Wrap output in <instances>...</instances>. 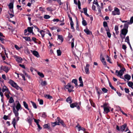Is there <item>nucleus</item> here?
<instances>
[{
  "label": "nucleus",
  "mask_w": 133,
  "mask_h": 133,
  "mask_svg": "<svg viewBox=\"0 0 133 133\" xmlns=\"http://www.w3.org/2000/svg\"><path fill=\"white\" fill-rule=\"evenodd\" d=\"M125 70V69L124 68H123L122 69L120 70L119 71L118 70H116V71L115 74L116 76L124 79L125 80L124 78L122 77V75L124 72V71Z\"/></svg>",
  "instance_id": "f257e3e1"
},
{
  "label": "nucleus",
  "mask_w": 133,
  "mask_h": 133,
  "mask_svg": "<svg viewBox=\"0 0 133 133\" xmlns=\"http://www.w3.org/2000/svg\"><path fill=\"white\" fill-rule=\"evenodd\" d=\"M21 105L19 102H18L15 107V105H14V106L12 107V110L14 113H15V112L18 113V112L19 110H21Z\"/></svg>",
  "instance_id": "f03ea898"
},
{
  "label": "nucleus",
  "mask_w": 133,
  "mask_h": 133,
  "mask_svg": "<svg viewBox=\"0 0 133 133\" xmlns=\"http://www.w3.org/2000/svg\"><path fill=\"white\" fill-rule=\"evenodd\" d=\"M9 83L13 87L17 90H18L19 87L17 85V83L11 79H10L9 81Z\"/></svg>",
  "instance_id": "7ed1b4c3"
},
{
  "label": "nucleus",
  "mask_w": 133,
  "mask_h": 133,
  "mask_svg": "<svg viewBox=\"0 0 133 133\" xmlns=\"http://www.w3.org/2000/svg\"><path fill=\"white\" fill-rule=\"evenodd\" d=\"M112 14L113 15H119L120 14L119 10L116 7H115L114 11L112 12Z\"/></svg>",
  "instance_id": "20e7f679"
},
{
  "label": "nucleus",
  "mask_w": 133,
  "mask_h": 133,
  "mask_svg": "<svg viewBox=\"0 0 133 133\" xmlns=\"http://www.w3.org/2000/svg\"><path fill=\"white\" fill-rule=\"evenodd\" d=\"M2 91L3 92H5V93L10 94L8 88L5 85H3L2 87Z\"/></svg>",
  "instance_id": "39448f33"
},
{
  "label": "nucleus",
  "mask_w": 133,
  "mask_h": 133,
  "mask_svg": "<svg viewBox=\"0 0 133 133\" xmlns=\"http://www.w3.org/2000/svg\"><path fill=\"white\" fill-rule=\"evenodd\" d=\"M0 68L1 70H3L6 73L8 72L10 69L9 68L6 66H2Z\"/></svg>",
  "instance_id": "423d86ee"
},
{
  "label": "nucleus",
  "mask_w": 133,
  "mask_h": 133,
  "mask_svg": "<svg viewBox=\"0 0 133 133\" xmlns=\"http://www.w3.org/2000/svg\"><path fill=\"white\" fill-rule=\"evenodd\" d=\"M90 65L88 64H87L84 67V70L85 73L87 74H89L90 73L89 68Z\"/></svg>",
  "instance_id": "0eeeda50"
},
{
  "label": "nucleus",
  "mask_w": 133,
  "mask_h": 133,
  "mask_svg": "<svg viewBox=\"0 0 133 133\" xmlns=\"http://www.w3.org/2000/svg\"><path fill=\"white\" fill-rule=\"evenodd\" d=\"M61 120L59 117H57L56 119V121L53 123L52 124L53 126H54L56 125H59V122Z\"/></svg>",
  "instance_id": "6e6552de"
},
{
  "label": "nucleus",
  "mask_w": 133,
  "mask_h": 133,
  "mask_svg": "<svg viewBox=\"0 0 133 133\" xmlns=\"http://www.w3.org/2000/svg\"><path fill=\"white\" fill-rule=\"evenodd\" d=\"M31 51L33 54L36 57L38 58L39 57V55L37 51L35 50H31Z\"/></svg>",
  "instance_id": "1a4fd4ad"
},
{
  "label": "nucleus",
  "mask_w": 133,
  "mask_h": 133,
  "mask_svg": "<svg viewBox=\"0 0 133 133\" xmlns=\"http://www.w3.org/2000/svg\"><path fill=\"white\" fill-rule=\"evenodd\" d=\"M14 58L16 59V61L19 63H21L22 61V58L19 56H15Z\"/></svg>",
  "instance_id": "9d476101"
},
{
  "label": "nucleus",
  "mask_w": 133,
  "mask_h": 133,
  "mask_svg": "<svg viewBox=\"0 0 133 133\" xmlns=\"http://www.w3.org/2000/svg\"><path fill=\"white\" fill-rule=\"evenodd\" d=\"M65 88L66 89H69V88L73 89L74 88V87L71 85V83H68L65 86Z\"/></svg>",
  "instance_id": "9b49d317"
},
{
  "label": "nucleus",
  "mask_w": 133,
  "mask_h": 133,
  "mask_svg": "<svg viewBox=\"0 0 133 133\" xmlns=\"http://www.w3.org/2000/svg\"><path fill=\"white\" fill-rule=\"evenodd\" d=\"M128 32V30L123 29L121 30V34L123 35L124 36H125L127 34Z\"/></svg>",
  "instance_id": "f8f14e48"
},
{
  "label": "nucleus",
  "mask_w": 133,
  "mask_h": 133,
  "mask_svg": "<svg viewBox=\"0 0 133 133\" xmlns=\"http://www.w3.org/2000/svg\"><path fill=\"white\" fill-rule=\"evenodd\" d=\"M105 30L107 31V34L108 37L110 38L111 37V34L110 33V30L109 29V28L107 27L106 28Z\"/></svg>",
  "instance_id": "ddd939ff"
},
{
  "label": "nucleus",
  "mask_w": 133,
  "mask_h": 133,
  "mask_svg": "<svg viewBox=\"0 0 133 133\" xmlns=\"http://www.w3.org/2000/svg\"><path fill=\"white\" fill-rule=\"evenodd\" d=\"M79 83H80V84L79 85V86L80 87H83V82L81 76H80L79 77Z\"/></svg>",
  "instance_id": "4468645a"
},
{
  "label": "nucleus",
  "mask_w": 133,
  "mask_h": 133,
  "mask_svg": "<svg viewBox=\"0 0 133 133\" xmlns=\"http://www.w3.org/2000/svg\"><path fill=\"white\" fill-rule=\"evenodd\" d=\"M76 127L78 129V130L79 131L80 130H82L84 131H85L86 130V129L83 128L82 127L80 126H79L78 124Z\"/></svg>",
  "instance_id": "2eb2a0df"
},
{
  "label": "nucleus",
  "mask_w": 133,
  "mask_h": 133,
  "mask_svg": "<svg viewBox=\"0 0 133 133\" xmlns=\"http://www.w3.org/2000/svg\"><path fill=\"white\" fill-rule=\"evenodd\" d=\"M27 119V121L29 123L30 125H31L32 124V121L33 119V118L30 117V116H28Z\"/></svg>",
  "instance_id": "dca6fc26"
},
{
  "label": "nucleus",
  "mask_w": 133,
  "mask_h": 133,
  "mask_svg": "<svg viewBox=\"0 0 133 133\" xmlns=\"http://www.w3.org/2000/svg\"><path fill=\"white\" fill-rule=\"evenodd\" d=\"M127 126V125L126 124H124V125L121 126L120 128V130L122 132H123Z\"/></svg>",
  "instance_id": "f3484780"
},
{
  "label": "nucleus",
  "mask_w": 133,
  "mask_h": 133,
  "mask_svg": "<svg viewBox=\"0 0 133 133\" xmlns=\"http://www.w3.org/2000/svg\"><path fill=\"white\" fill-rule=\"evenodd\" d=\"M124 78L125 81V79H127L128 81H129L131 77L129 75L127 74L124 76Z\"/></svg>",
  "instance_id": "a211bd4d"
},
{
  "label": "nucleus",
  "mask_w": 133,
  "mask_h": 133,
  "mask_svg": "<svg viewBox=\"0 0 133 133\" xmlns=\"http://www.w3.org/2000/svg\"><path fill=\"white\" fill-rule=\"evenodd\" d=\"M66 101L67 102L70 104H71L72 102V100L71 99V98L70 96H69L66 99Z\"/></svg>",
  "instance_id": "6ab92c4d"
},
{
  "label": "nucleus",
  "mask_w": 133,
  "mask_h": 133,
  "mask_svg": "<svg viewBox=\"0 0 133 133\" xmlns=\"http://www.w3.org/2000/svg\"><path fill=\"white\" fill-rule=\"evenodd\" d=\"M33 28H34L33 26L28 27L27 28V30L28 32L30 33H32L33 34Z\"/></svg>",
  "instance_id": "aec40b11"
},
{
  "label": "nucleus",
  "mask_w": 133,
  "mask_h": 133,
  "mask_svg": "<svg viewBox=\"0 0 133 133\" xmlns=\"http://www.w3.org/2000/svg\"><path fill=\"white\" fill-rule=\"evenodd\" d=\"M96 89L97 90V92L98 95V96L99 97L101 94H102V92L100 89L96 88Z\"/></svg>",
  "instance_id": "412c9836"
},
{
  "label": "nucleus",
  "mask_w": 133,
  "mask_h": 133,
  "mask_svg": "<svg viewBox=\"0 0 133 133\" xmlns=\"http://www.w3.org/2000/svg\"><path fill=\"white\" fill-rule=\"evenodd\" d=\"M84 31L88 35L92 34L91 32L88 29H84Z\"/></svg>",
  "instance_id": "4be33fe9"
},
{
  "label": "nucleus",
  "mask_w": 133,
  "mask_h": 133,
  "mask_svg": "<svg viewBox=\"0 0 133 133\" xmlns=\"http://www.w3.org/2000/svg\"><path fill=\"white\" fill-rule=\"evenodd\" d=\"M16 124V119L15 118H13V121L12 122V124L14 128L15 129V125Z\"/></svg>",
  "instance_id": "5701e85b"
},
{
  "label": "nucleus",
  "mask_w": 133,
  "mask_h": 133,
  "mask_svg": "<svg viewBox=\"0 0 133 133\" xmlns=\"http://www.w3.org/2000/svg\"><path fill=\"white\" fill-rule=\"evenodd\" d=\"M128 85L132 89H133V83L131 81H129L128 83Z\"/></svg>",
  "instance_id": "b1692460"
},
{
  "label": "nucleus",
  "mask_w": 133,
  "mask_h": 133,
  "mask_svg": "<svg viewBox=\"0 0 133 133\" xmlns=\"http://www.w3.org/2000/svg\"><path fill=\"white\" fill-rule=\"evenodd\" d=\"M23 104L25 108L28 110H29V109L28 108V105L26 102L25 101L23 102Z\"/></svg>",
  "instance_id": "393cba45"
},
{
  "label": "nucleus",
  "mask_w": 133,
  "mask_h": 133,
  "mask_svg": "<svg viewBox=\"0 0 133 133\" xmlns=\"http://www.w3.org/2000/svg\"><path fill=\"white\" fill-rule=\"evenodd\" d=\"M14 113L16 118V121L17 122L19 120V117H18L19 113L15 112V113Z\"/></svg>",
  "instance_id": "a878e982"
},
{
  "label": "nucleus",
  "mask_w": 133,
  "mask_h": 133,
  "mask_svg": "<svg viewBox=\"0 0 133 133\" xmlns=\"http://www.w3.org/2000/svg\"><path fill=\"white\" fill-rule=\"evenodd\" d=\"M39 32H40V34H41L42 37V38H43V37L44 36L45 31L44 30H41L40 31H39Z\"/></svg>",
  "instance_id": "bb28decb"
},
{
  "label": "nucleus",
  "mask_w": 133,
  "mask_h": 133,
  "mask_svg": "<svg viewBox=\"0 0 133 133\" xmlns=\"http://www.w3.org/2000/svg\"><path fill=\"white\" fill-rule=\"evenodd\" d=\"M58 39H59V40L61 41V42H62L63 41V38L62 36L61 35H58Z\"/></svg>",
  "instance_id": "cd10ccee"
},
{
  "label": "nucleus",
  "mask_w": 133,
  "mask_h": 133,
  "mask_svg": "<svg viewBox=\"0 0 133 133\" xmlns=\"http://www.w3.org/2000/svg\"><path fill=\"white\" fill-rule=\"evenodd\" d=\"M104 110L105 114H107L110 111L109 109L107 107L104 108Z\"/></svg>",
  "instance_id": "c85d7f7f"
},
{
  "label": "nucleus",
  "mask_w": 133,
  "mask_h": 133,
  "mask_svg": "<svg viewBox=\"0 0 133 133\" xmlns=\"http://www.w3.org/2000/svg\"><path fill=\"white\" fill-rule=\"evenodd\" d=\"M70 107L71 108H73L74 107H76L77 105V103H74L72 104H70Z\"/></svg>",
  "instance_id": "c756f323"
},
{
  "label": "nucleus",
  "mask_w": 133,
  "mask_h": 133,
  "mask_svg": "<svg viewBox=\"0 0 133 133\" xmlns=\"http://www.w3.org/2000/svg\"><path fill=\"white\" fill-rule=\"evenodd\" d=\"M70 24L71 26V28L72 29V31L74 32L75 30L74 26V24L73 22H70Z\"/></svg>",
  "instance_id": "7c9ffc66"
},
{
  "label": "nucleus",
  "mask_w": 133,
  "mask_h": 133,
  "mask_svg": "<svg viewBox=\"0 0 133 133\" xmlns=\"http://www.w3.org/2000/svg\"><path fill=\"white\" fill-rule=\"evenodd\" d=\"M71 82L72 83H74L75 84L76 86L77 85V80L76 79H73L72 81Z\"/></svg>",
  "instance_id": "2f4dec72"
},
{
  "label": "nucleus",
  "mask_w": 133,
  "mask_h": 133,
  "mask_svg": "<svg viewBox=\"0 0 133 133\" xmlns=\"http://www.w3.org/2000/svg\"><path fill=\"white\" fill-rule=\"evenodd\" d=\"M23 38H24L25 41L29 42H31V40L30 37H23Z\"/></svg>",
  "instance_id": "473e14b6"
},
{
  "label": "nucleus",
  "mask_w": 133,
  "mask_h": 133,
  "mask_svg": "<svg viewBox=\"0 0 133 133\" xmlns=\"http://www.w3.org/2000/svg\"><path fill=\"white\" fill-rule=\"evenodd\" d=\"M38 75L41 78H43L44 77V75L43 73L39 71L37 72Z\"/></svg>",
  "instance_id": "72a5a7b5"
},
{
  "label": "nucleus",
  "mask_w": 133,
  "mask_h": 133,
  "mask_svg": "<svg viewBox=\"0 0 133 133\" xmlns=\"http://www.w3.org/2000/svg\"><path fill=\"white\" fill-rule=\"evenodd\" d=\"M133 23V16L131 17L130 18V21H128V24H131Z\"/></svg>",
  "instance_id": "f704fd0d"
},
{
  "label": "nucleus",
  "mask_w": 133,
  "mask_h": 133,
  "mask_svg": "<svg viewBox=\"0 0 133 133\" xmlns=\"http://www.w3.org/2000/svg\"><path fill=\"white\" fill-rule=\"evenodd\" d=\"M103 26L105 28V30H106V28L107 27L109 28L108 26L107 23L105 21H104L103 22Z\"/></svg>",
  "instance_id": "c9c22d12"
},
{
  "label": "nucleus",
  "mask_w": 133,
  "mask_h": 133,
  "mask_svg": "<svg viewBox=\"0 0 133 133\" xmlns=\"http://www.w3.org/2000/svg\"><path fill=\"white\" fill-rule=\"evenodd\" d=\"M82 24L84 26H85L87 24L86 21L83 18L82 19Z\"/></svg>",
  "instance_id": "e433bc0d"
},
{
  "label": "nucleus",
  "mask_w": 133,
  "mask_h": 133,
  "mask_svg": "<svg viewBox=\"0 0 133 133\" xmlns=\"http://www.w3.org/2000/svg\"><path fill=\"white\" fill-rule=\"evenodd\" d=\"M128 23H126L124 24V28L123 29H125L126 30H128Z\"/></svg>",
  "instance_id": "4c0bfd02"
},
{
  "label": "nucleus",
  "mask_w": 133,
  "mask_h": 133,
  "mask_svg": "<svg viewBox=\"0 0 133 133\" xmlns=\"http://www.w3.org/2000/svg\"><path fill=\"white\" fill-rule=\"evenodd\" d=\"M14 101V100L12 97H10L9 99V102L10 103H13Z\"/></svg>",
  "instance_id": "58836bf2"
},
{
  "label": "nucleus",
  "mask_w": 133,
  "mask_h": 133,
  "mask_svg": "<svg viewBox=\"0 0 133 133\" xmlns=\"http://www.w3.org/2000/svg\"><path fill=\"white\" fill-rule=\"evenodd\" d=\"M74 38H73L72 40L71 43V47L72 48H73L74 47Z\"/></svg>",
  "instance_id": "ea45409f"
},
{
  "label": "nucleus",
  "mask_w": 133,
  "mask_h": 133,
  "mask_svg": "<svg viewBox=\"0 0 133 133\" xmlns=\"http://www.w3.org/2000/svg\"><path fill=\"white\" fill-rule=\"evenodd\" d=\"M125 42H127V43L128 44L130 43L129 42V36H127L125 39Z\"/></svg>",
  "instance_id": "a19ab883"
},
{
  "label": "nucleus",
  "mask_w": 133,
  "mask_h": 133,
  "mask_svg": "<svg viewBox=\"0 0 133 133\" xmlns=\"http://www.w3.org/2000/svg\"><path fill=\"white\" fill-rule=\"evenodd\" d=\"M31 102L32 103L33 107L35 109H36L37 107L36 103L32 101H31Z\"/></svg>",
  "instance_id": "79ce46f5"
},
{
  "label": "nucleus",
  "mask_w": 133,
  "mask_h": 133,
  "mask_svg": "<svg viewBox=\"0 0 133 133\" xmlns=\"http://www.w3.org/2000/svg\"><path fill=\"white\" fill-rule=\"evenodd\" d=\"M45 97L46 98L48 99H51L52 98V97L49 95H46L45 96Z\"/></svg>",
  "instance_id": "37998d69"
},
{
  "label": "nucleus",
  "mask_w": 133,
  "mask_h": 133,
  "mask_svg": "<svg viewBox=\"0 0 133 133\" xmlns=\"http://www.w3.org/2000/svg\"><path fill=\"white\" fill-rule=\"evenodd\" d=\"M8 6L9 8L10 9H13V3H10L8 5Z\"/></svg>",
  "instance_id": "c03bdc74"
},
{
  "label": "nucleus",
  "mask_w": 133,
  "mask_h": 133,
  "mask_svg": "<svg viewBox=\"0 0 133 133\" xmlns=\"http://www.w3.org/2000/svg\"><path fill=\"white\" fill-rule=\"evenodd\" d=\"M43 127L44 128H47L48 129H49L50 128V126L48 124L44 125Z\"/></svg>",
  "instance_id": "a18cd8bd"
},
{
  "label": "nucleus",
  "mask_w": 133,
  "mask_h": 133,
  "mask_svg": "<svg viewBox=\"0 0 133 133\" xmlns=\"http://www.w3.org/2000/svg\"><path fill=\"white\" fill-rule=\"evenodd\" d=\"M41 84L42 85L44 86L46 85L47 83L45 81H42L41 82Z\"/></svg>",
  "instance_id": "49530a36"
},
{
  "label": "nucleus",
  "mask_w": 133,
  "mask_h": 133,
  "mask_svg": "<svg viewBox=\"0 0 133 133\" xmlns=\"http://www.w3.org/2000/svg\"><path fill=\"white\" fill-rule=\"evenodd\" d=\"M109 86L111 87V89H112V90H114L115 91H116V89L115 88L111 85V83L110 82L109 83Z\"/></svg>",
  "instance_id": "de8ad7c7"
},
{
  "label": "nucleus",
  "mask_w": 133,
  "mask_h": 133,
  "mask_svg": "<svg viewBox=\"0 0 133 133\" xmlns=\"http://www.w3.org/2000/svg\"><path fill=\"white\" fill-rule=\"evenodd\" d=\"M46 9L47 10L51 12L53 11V10L51 7H48L46 8Z\"/></svg>",
  "instance_id": "09e8293b"
},
{
  "label": "nucleus",
  "mask_w": 133,
  "mask_h": 133,
  "mask_svg": "<svg viewBox=\"0 0 133 133\" xmlns=\"http://www.w3.org/2000/svg\"><path fill=\"white\" fill-rule=\"evenodd\" d=\"M57 55L59 56L61 55V51L59 50H58L57 51Z\"/></svg>",
  "instance_id": "8fccbe9b"
},
{
  "label": "nucleus",
  "mask_w": 133,
  "mask_h": 133,
  "mask_svg": "<svg viewBox=\"0 0 133 133\" xmlns=\"http://www.w3.org/2000/svg\"><path fill=\"white\" fill-rule=\"evenodd\" d=\"M44 17L46 19H48L50 18V16L48 15H45L44 16Z\"/></svg>",
  "instance_id": "3c124183"
},
{
  "label": "nucleus",
  "mask_w": 133,
  "mask_h": 133,
  "mask_svg": "<svg viewBox=\"0 0 133 133\" xmlns=\"http://www.w3.org/2000/svg\"><path fill=\"white\" fill-rule=\"evenodd\" d=\"M102 91H103L104 93H106L107 92V91H108V90L107 89L104 88H102Z\"/></svg>",
  "instance_id": "603ef678"
},
{
  "label": "nucleus",
  "mask_w": 133,
  "mask_h": 133,
  "mask_svg": "<svg viewBox=\"0 0 133 133\" xmlns=\"http://www.w3.org/2000/svg\"><path fill=\"white\" fill-rule=\"evenodd\" d=\"M20 75L22 77V78H23L24 81H25L26 79H25V77L24 75L22 74H20Z\"/></svg>",
  "instance_id": "864d4df0"
},
{
  "label": "nucleus",
  "mask_w": 133,
  "mask_h": 133,
  "mask_svg": "<svg viewBox=\"0 0 133 133\" xmlns=\"http://www.w3.org/2000/svg\"><path fill=\"white\" fill-rule=\"evenodd\" d=\"M5 40V39H4L3 38L0 37V41H1V42L3 43H4V41Z\"/></svg>",
  "instance_id": "5fc2aeb1"
},
{
  "label": "nucleus",
  "mask_w": 133,
  "mask_h": 133,
  "mask_svg": "<svg viewBox=\"0 0 133 133\" xmlns=\"http://www.w3.org/2000/svg\"><path fill=\"white\" fill-rule=\"evenodd\" d=\"M33 119L34 120V122L36 123L37 125L38 124H39L38 122L40 121L39 120H36L34 118H33Z\"/></svg>",
  "instance_id": "6e6d98bb"
},
{
  "label": "nucleus",
  "mask_w": 133,
  "mask_h": 133,
  "mask_svg": "<svg viewBox=\"0 0 133 133\" xmlns=\"http://www.w3.org/2000/svg\"><path fill=\"white\" fill-rule=\"evenodd\" d=\"M10 94L5 93L4 95H5V96H6L7 98H9L10 97V96L9 95Z\"/></svg>",
  "instance_id": "4d7b16f0"
},
{
  "label": "nucleus",
  "mask_w": 133,
  "mask_h": 133,
  "mask_svg": "<svg viewBox=\"0 0 133 133\" xmlns=\"http://www.w3.org/2000/svg\"><path fill=\"white\" fill-rule=\"evenodd\" d=\"M127 46L125 45H122V48L124 50H125L127 49Z\"/></svg>",
  "instance_id": "13d9d810"
},
{
  "label": "nucleus",
  "mask_w": 133,
  "mask_h": 133,
  "mask_svg": "<svg viewBox=\"0 0 133 133\" xmlns=\"http://www.w3.org/2000/svg\"><path fill=\"white\" fill-rule=\"evenodd\" d=\"M59 123H60L63 127H64L65 126V124L64 123L63 121L61 120V121H60Z\"/></svg>",
  "instance_id": "bf43d9fd"
},
{
  "label": "nucleus",
  "mask_w": 133,
  "mask_h": 133,
  "mask_svg": "<svg viewBox=\"0 0 133 133\" xmlns=\"http://www.w3.org/2000/svg\"><path fill=\"white\" fill-rule=\"evenodd\" d=\"M28 31V30L26 29H25L24 30V35H27L29 34V33H27V32Z\"/></svg>",
  "instance_id": "052dcab7"
},
{
  "label": "nucleus",
  "mask_w": 133,
  "mask_h": 133,
  "mask_svg": "<svg viewBox=\"0 0 133 133\" xmlns=\"http://www.w3.org/2000/svg\"><path fill=\"white\" fill-rule=\"evenodd\" d=\"M76 29L78 31H79V25H78V23L77 22V23H76Z\"/></svg>",
  "instance_id": "680f3d73"
},
{
  "label": "nucleus",
  "mask_w": 133,
  "mask_h": 133,
  "mask_svg": "<svg viewBox=\"0 0 133 133\" xmlns=\"http://www.w3.org/2000/svg\"><path fill=\"white\" fill-rule=\"evenodd\" d=\"M107 60L108 62H109L110 63H111V62L110 61V59L109 56L107 55Z\"/></svg>",
  "instance_id": "e2e57ef3"
},
{
  "label": "nucleus",
  "mask_w": 133,
  "mask_h": 133,
  "mask_svg": "<svg viewBox=\"0 0 133 133\" xmlns=\"http://www.w3.org/2000/svg\"><path fill=\"white\" fill-rule=\"evenodd\" d=\"M124 90L125 92L127 93H128L129 92V89L128 88H125Z\"/></svg>",
  "instance_id": "0e129e2a"
},
{
  "label": "nucleus",
  "mask_w": 133,
  "mask_h": 133,
  "mask_svg": "<svg viewBox=\"0 0 133 133\" xmlns=\"http://www.w3.org/2000/svg\"><path fill=\"white\" fill-rule=\"evenodd\" d=\"M39 104L41 105H42L43 104V100L41 99L39 100Z\"/></svg>",
  "instance_id": "69168bd1"
},
{
  "label": "nucleus",
  "mask_w": 133,
  "mask_h": 133,
  "mask_svg": "<svg viewBox=\"0 0 133 133\" xmlns=\"http://www.w3.org/2000/svg\"><path fill=\"white\" fill-rule=\"evenodd\" d=\"M52 21L54 22H58L59 21V19L58 18H56V19L54 18Z\"/></svg>",
  "instance_id": "338daca9"
},
{
  "label": "nucleus",
  "mask_w": 133,
  "mask_h": 133,
  "mask_svg": "<svg viewBox=\"0 0 133 133\" xmlns=\"http://www.w3.org/2000/svg\"><path fill=\"white\" fill-rule=\"evenodd\" d=\"M32 40L35 43H37V42L36 41L37 39L36 38L34 37H33L32 38Z\"/></svg>",
  "instance_id": "774afa93"
}]
</instances>
